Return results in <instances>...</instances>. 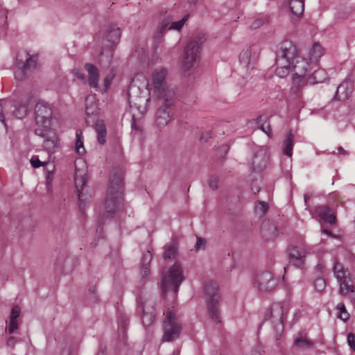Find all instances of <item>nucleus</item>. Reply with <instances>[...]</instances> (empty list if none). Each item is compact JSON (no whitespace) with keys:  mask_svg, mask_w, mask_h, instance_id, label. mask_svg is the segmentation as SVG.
Wrapping results in <instances>:
<instances>
[{"mask_svg":"<svg viewBox=\"0 0 355 355\" xmlns=\"http://www.w3.org/2000/svg\"><path fill=\"white\" fill-rule=\"evenodd\" d=\"M269 152L266 147H259L254 153L249 166L252 171L260 173L263 171L269 164Z\"/></svg>","mask_w":355,"mask_h":355,"instance_id":"obj_13","label":"nucleus"},{"mask_svg":"<svg viewBox=\"0 0 355 355\" xmlns=\"http://www.w3.org/2000/svg\"><path fill=\"white\" fill-rule=\"evenodd\" d=\"M171 355H179L178 351H174Z\"/></svg>","mask_w":355,"mask_h":355,"instance_id":"obj_62","label":"nucleus"},{"mask_svg":"<svg viewBox=\"0 0 355 355\" xmlns=\"http://www.w3.org/2000/svg\"><path fill=\"white\" fill-rule=\"evenodd\" d=\"M16 343V340L14 336L10 337L7 340V344L10 347H13Z\"/></svg>","mask_w":355,"mask_h":355,"instance_id":"obj_52","label":"nucleus"},{"mask_svg":"<svg viewBox=\"0 0 355 355\" xmlns=\"http://www.w3.org/2000/svg\"><path fill=\"white\" fill-rule=\"evenodd\" d=\"M205 297L208 313L211 318L216 323L221 322L220 311V295L218 286L216 282H209L205 286Z\"/></svg>","mask_w":355,"mask_h":355,"instance_id":"obj_3","label":"nucleus"},{"mask_svg":"<svg viewBox=\"0 0 355 355\" xmlns=\"http://www.w3.org/2000/svg\"><path fill=\"white\" fill-rule=\"evenodd\" d=\"M260 24H261L260 21H257V22L254 23V28H257V27H259L260 26Z\"/></svg>","mask_w":355,"mask_h":355,"instance_id":"obj_59","label":"nucleus"},{"mask_svg":"<svg viewBox=\"0 0 355 355\" xmlns=\"http://www.w3.org/2000/svg\"><path fill=\"white\" fill-rule=\"evenodd\" d=\"M206 246V241L202 238H197V241L195 245L196 250H204Z\"/></svg>","mask_w":355,"mask_h":355,"instance_id":"obj_46","label":"nucleus"},{"mask_svg":"<svg viewBox=\"0 0 355 355\" xmlns=\"http://www.w3.org/2000/svg\"><path fill=\"white\" fill-rule=\"evenodd\" d=\"M313 68L311 62H309L301 56L297 58V60L292 63L291 68V71L293 72V85L299 89L303 87L306 77Z\"/></svg>","mask_w":355,"mask_h":355,"instance_id":"obj_9","label":"nucleus"},{"mask_svg":"<svg viewBox=\"0 0 355 355\" xmlns=\"http://www.w3.org/2000/svg\"><path fill=\"white\" fill-rule=\"evenodd\" d=\"M335 278L339 284V293L346 295L349 293H355V276L347 270H344L343 266L336 262L333 266Z\"/></svg>","mask_w":355,"mask_h":355,"instance_id":"obj_8","label":"nucleus"},{"mask_svg":"<svg viewBox=\"0 0 355 355\" xmlns=\"http://www.w3.org/2000/svg\"><path fill=\"white\" fill-rule=\"evenodd\" d=\"M288 308L281 302L273 303L265 315L264 322H270L273 327L275 336L279 339L284 331V318Z\"/></svg>","mask_w":355,"mask_h":355,"instance_id":"obj_6","label":"nucleus"},{"mask_svg":"<svg viewBox=\"0 0 355 355\" xmlns=\"http://www.w3.org/2000/svg\"><path fill=\"white\" fill-rule=\"evenodd\" d=\"M96 133L98 141L101 144H104L106 142V128L103 123L97 124Z\"/></svg>","mask_w":355,"mask_h":355,"instance_id":"obj_34","label":"nucleus"},{"mask_svg":"<svg viewBox=\"0 0 355 355\" xmlns=\"http://www.w3.org/2000/svg\"><path fill=\"white\" fill-rule=\"evenodd\" d=\"M257 49L256 46H248L244 49L240 53L239 61L245 67L250 65L251 62H254L257 59Z\"/></svg>","mask_w":355,"mask_h":355,"instance_id":"obj_20","label":"nucleus"},{"mask_svg":"<svg viewBox=\"0 0 355 355\" xmlns=\"http://www.w3.org/2000/svg\"><path fill=\"white\" fill-rule=\"evenodd\" d=\"M110 81H111V80L109 79V78H108V77H106V78L104 79L105 85V86H106V87H107V86L110 85Z\"/></svg>","mask_w":355,"mask_h":355,"instance_id":"obj_56","label":"nucleus"},{"mask_svg":"<svg viewBox=\"0 0 355 355\" xmlns=\"http://www.w3.org/2000/svg\"><path fill=\"white\" fill-rule=\"evenodd\" d=\"M121 36L120 30L115 26H110L107 33L105 35V40L110 43L111 45L118 42Z\"/></svg>","mask_w":355,"mask_h":355,"instance_id":"obj_29","label":"nucleus"},{"mask_svg":"<svg viewBox=\"0 0 355 355\" xmlns=\"http://www.w3.org/2000/svg\"><path fill=\"white\" fill-rule=\"evenodd\" d=\"M177 245L173 242L166 247L164 252V259H175L177 255Z\"/></svg>","mask_w":355,"mask_h":355,"instance_id":"obj_33","label":"nucleus"},{"mask_svg":"<svg viewBox=\"0 0 355 355\" xmlns=\"http://www.w3.org/2000/svg\"><path fill=\"white\" fill-rule=\"evenodd\" d=\"M132 128H134V129H135V130H140V129L137 127V124H136V122H135V114H133V115H132Z\"/></svg>","mask_w":355,"mask_h":355,"instance_id":"obj_53","label":"nucleus"},{"mask_svg":"<svg viewBox=\"0 0 355 355\" xmlns=\"http://www.w3.org/2000/svg\"><path fill=\"white\" fill-rule=\"evenodd\" d=\"M326 286L325 281L323 279H317L315 281V288L318 291H322Z\"/></svg>","mask_w":355,"mask_h":355,"instance_id":"obj_45","label":"nucleus"},{"mask_svg":"<svg viewBox=\"0 0 355 355\" xmlns=\"http://www.w3.org/2000/svg\"><path fill=\"white\" fill-rule=\"evenodd\" d=\"M254 121L258 127L263 132H265L268 137H271L272 131L268 123V117L267 116L260 115Z\"/></svg>","mask_w":355,"mask_h":355,"instance_id":"obj_27","label":"nucleus"},{"mask_svg":"<svg viewBox=\"0 0 355 355\" xmlns=\"http://www.w3.org/2000/svg\"><path fill=\"white\" fill-rule=\"evenodd\" d=\"M31 164L33 168H39L46 164V162H41L37 156H33L31 159Z\"/></svg>","mask_w":355,"mask_h":355,"instance_id":"obj_42","label":"nucleus"},{"mask_svg":"<svg viewBox=\"0 0 355 355\" xmlns=\"http://www.w3.org/2000/svg\"><path fill=\"white\" fill-rule=\"evenodd\" d=\"M313 68L306 77L304 85L321 83L325 81L328 77L326 71L323 69Z\"/></svg>","mask_w":355,"mask_h":355,"instance_id":"obj_21","label":"nucleus"},{"mask_svg":"<svg viewBox=\"0 0 355 355\" xmlns=\"http://www.w3.org/2000/svg\"><path fill=\"white\" fill-rule=\"evenodd\" d=\"M163 327L164 335L162 341L170 342L178 338L181 327L178 322L175 313L173 310H168L166 313Z\"/></svg>","mask_w":355,"mask_h":355,"instance_id":"obj_10","label":"nucleus"},{"mask_svg":"<svg viewBox=\"0 0 355 355\" xmlns=\"http://www.w3.org/2000/svg\"><path fill=\"white\" fill-rule=\"evenodd\" d=\"M20 312H21V309L19 306H14L11 310L10 318L17 319V318L20 315Z\"/></svg>","mask_w":355,"mask_h":355,"instance_id":"obj_48","label":"nucleus"},{"mask_svg":"<svg viewBox=\"0 0 355 355\" xmlns=\"http://www.w3.org/2000/svg\"><path fill=\"white\" fill-rule=\"evenodd\" d=\"M189 19V15H186L182 19L172 22L168 27V30H175V31H180L184 25L185 24L186 21Z\"/></svg>","mask_w":355,"mask_h":355,"instance_id":"obj_38","label":"nucleus"},{"mask_svg":"<svg viewBox=\"0 0 355 355\" xmlns=\"http://www.w3.org/2000/svg\"><path fill=\"white\" fill-rule=\"evenodd\" d=\"M205 40V35L199 34L188 42L184 50L182 59V69L184 72L189 73L190 70L194 67L196 62L200 59V50Z\"/></svg>","mask_w":355,"mask_h":355,"instance_id":"obj_4","label":"nucleus"},{"mask_svg":"<svg viewBox=\"0 0 355 355\" xmlns=\"http://www.w3.org/2000/svg\"><path fill=\"white\" fill-rule=\"evenodd\" d=\"M174 99H172L171 103H167L166 101H163V105L159 107L157 112V123L159 126L166 125L172 119V112L171 107L173 104Z\"/></svg>","mask_w":355,"mask_h":355,"instance_id":"obj_17","label":"nucleus"},{"mask_svg":"<svg viewBox=\"0 0 355 355\" xmlns=\"http://www.w3.org/2000/svg\"><path fill=\"white\" fill-rule=\"evenodd\" d=\"M83 168H79L76 166L74 175L75 187L78 192L80 209L85 207V202L88 201L91 196L85 192V186L87 181V168L85 164L83 163Z\"/></svg>","mask_w":355,"mask_h":355,"instance_id":"obj_11","label":"nucleus"},{"mask_svg":"<svg viewBox=\"0 0 355 355\" xmlns=\"http://www.w3.org/2000/svg\"><path fill=\"white\" fill-rule=\"evenodd\" d=\"M252 190L254 191V193H257V192H259V188H257V187H254H254H252Z\"/></svg>","mask_w":355,"mask_h":355,"instance_id":"obj_58","label":"nucleus"},{"mask_svg":"<svg viewBox=\"0 0 355 355\" xmlns=\"http://www.w3.org/2000/svg\"><path fill=\"white\" fill-rule=\"evenodd\" d=\"M347 343L350 348L355 351V336L354 334L349 333L347 335Z\"/></svg>","mask_w":355,"mask_h":355,"instance_id":"obj_47","label":"nucleus"},{"mask_svg":"<svg viewBox=\"0 0 355 355\" xmlns=\"http://www.w3.org/2000/svg\"><path fill=\"white\" fill-rule=\"evenodd\" d=\"M209 187L212 190H215L218 187V182L219 180L218 178L214 175H209L208 180H207Z\"/></svg>","mask_w":355,"mask_h":355,"instance_id":"obj_40","label":"nucleus"},{"mask_svg":"<svg viewBox=\"0 0 355 355\" xmlns=\"http://www.w3.org/2000/svg\"><path fill=\"white\" fill-rule=\"evenodd\" d=\"M198 0H188V3L189 5H195L197 3Z\"/></svg>","mask_w":355,"mask_h":355,"instance_id":"obj_57","label":"nucleus"},{"mask_svg":"<svg viewBox=\"0 0 355 355\" xmlns=\"http://www.w3.org/2000/svg\"><path fill=\"white\" fill-rule=\"evenodd\" d=\"M264 352L262 347L257 344L254 347H252L250 351L246 354V355H263Z\"/></svg>","mask_w":355,"mask_h":355,"instance_id":"obj_41","label":"nucleus"},{"mask_svg":"<svg viewBox=\"0 0 355 355\" xmlns=\"http://www.w3.org/2000/svg\"><path fill=\"white\" fill-rule=\"evenodd\" d=\"M323 55V49L319 44L315 43L309 51V60L313 64V67H317V63L320 58Z\"/></svg>","mask_w":355,"mask_h":355,"instance_id":"obj_25","label":"nucleus"},{"mask_svg":"<svg viewBox=\"0 0 355 355\" xmlns=\"http://www.w3.org/2000/svg\"><path fill=\"white\" fill-rule=\"evenodd\" d=\"M167 70L165 68L155 70L152 73L153 83L160 100L171 103L175 95V88L168 86L166 82Z\"/></svg>","mask_w":355,"mask_h":355,"instance_id":"obj_5","label":"nucleus"},{"mask_svg":"<svg viewBox=\"0 0 355 355\" xmlns=\"http://www.w3.org/2000/svg\"><path fill=\"white\" fill-rule=\"evenodd\" d=\"M53 110L50 105L39 101L35 106V120L37 128H51Z\"/></svg>","mask_w":355,"mask_h":355,"instance_id":"obj_12","label":"nucleus"},{"mask_svg":"<svg viewBox=\"0 0 355 355\" xmlns=\"http://www.w3.org/2000/svg\"><path fill=\"white\" fill-rule=\"evenodd\" d=\"M130 106L132 107H136L138 110V111L141 113V115H143L146 112V106L137 107L136 103H135L133 105H130Z\"/></svg>","mask_w":355,"mask_h":355,"instance_id":"obj_51","label":"nucleus"},{"mask_svg":"<svg viewBox=\"0 0 355 355\" xmlns=\"http://www.w3.org/2000/svg\"><path fill=\"white\" fill-rule=\"evenodd\" d=\"M322 232L327 234H331V232L329 230H325V229L322 230Z\"/></svg>","mask_w":355,"mask_h":355,"instance_id":"obj_60","label":"nucleus"},{"mask_svg":"<svg viewBox=\"0 0 355 355\" xmlns=\"http://www.w3.org/2000/svg\"><path fill=\"white\" fill-rule=\"evenodd\" d=\"M304 0L286 1L291 14L296 18L300 17L304 10Z\"/></svg>","mask_w":355,"mask_h":355,"instance_id":"obj_24","label":"nucleus"},{"mask_svg":"<svg viewBox=\"0 0 355 355\" xmlns=\"http://www.w3.org/2000/svg\"><path fill=\"white\" fill-rule=\"evenodd\" d=\"M35 133L44 138L42 146L45 150L49 153H53L56 150L58 147V137L51 128H36Z\"/></svg>","mask_w":355,"mask_h":355,"instance_id":"obj_14","label":"nucleus"},{"mask_svg":"<svg viewBox=\"0 0 355 355\" xmlns=\"http://www.w3.org/2000/svg\"><path fill=\"white\" fill-rule=\"evenodd\" d=\"M353 90V83L350 80H345L337 87L334 98L338 101H345L351 96Z\"/></svg>","mask_w":355,"mask_h":355,"instance_id":"obj_19","label":"nucleus"},{"mask_svg":"<svg viewBox=\"0 0 355 355\" xmlns=\"http://www.w3.org/2000/svg\"><path fill=\"white\" fill-rule=\"evenodd\" d=\"M184 280L182 267L179 263H175L166 272L162 274L163 293L171 289L176 293Z\"/></svg>","mask_w":355,"mask_h":355,"instance_id":"obj_7","label":"nucleus"},{"mask_svg":"<svg viewBox=\"0 0 355 355\" xmlns=\"http://www.w3.org/2000/svg\"><path fill=\"white\" fill-rule=\"evenodd\" d=\"M297 46L289 40H285L281 44L276 58V75L280 78L288 76L291 71L292 63L299 58Z\"/></svg>","mask_w":355,"mask_h":355,"instance_id":"obj_2","label":"nucleus"},{"mask_svg":"<svg viewBox=\"0 0 355 355\" xmlns=\"http://www.w3.org/2000/svg\"><path fill=\"white\" fill-rule=\"evenodd\" d=\"M0 121H1L3 123H5L4 115L3 114V112H2L1 107H0Z\"/></svg>","mask_w":355,"mask_h":355,"instance_id":"obj_54","label":"nucleus"},{"mask_svg":"<svg viewBox=\"0 0 355 355\" xmlns=\"http://www.w3.org/2000/svg\"><path fill=\"white\" fill-rule=\"evenodd\" d=\"M28 112V108L26 105H21L18 107H16L14 110L15 116L18 119H22L25 117Z\"/></svg>","mask_w":355,"mask_h":355,"instance_id":"obj_39","label":"nucleus"},{"mask_svg":"<svg viewBox=\"0 0 355 355\" xmlns=\"http://www.w3.org/2000/svg\"><path fill=\"white\" fill-rule=\"evenodd\" d=\"M85 68L88 72V84L91 87L96 88L98 85L99 74L97 67L90 63H86Z\"/></svg>","mask_w":355,"mask_h":355,"instance_id":"obj_23","label":"nucleus"},{"mask_svg":"<svg viewBox=\"0 0 355 355\" xmlns=\"http://www.w3.org/2000/svg\"><path fill=\"white\" fill-rule=\"evenodd\" d=\"M123 174L120 170H113L109 178L108 187L101 215L103 218H110L123 207Z\"/></svg>","mask_w":355,"mask_h":355,"instance_id":"obj_1","label":"nucleus"},{"mask_svg":"<svg viewBox=\"0 0 355 355\" xmlns=\"http://www.w3.org/2000/svg\"><path fill=\"white\" fill-rule=\"evenodd\" d=\"M276 284L272 273L268 271L259 274L254 280V286L260 291H270L275 287Z\"/></svg>","mask_w":355,"mask_h":355,"instance_id":"obj_15","label":"nucleus"},{"mask_svg":"<svg viewBox=\"0 0 355 355\" xmlns=\"http://www.w3.org/2000/svg\"><path fill=\"white\" fill-rule=\"evenodd\" d=\"M149 273V266H141V276L142 277H146Z\"/></svg>","mask_w":355,"mask_h":355,"instance_id":"obj_49","label":"nucleus"},{"mask_svg":"<svg viewBox=\"0 0 355 355\" xmlns=\"http://www.w3.org/2000/svg\"><path fill=\"white\" fill-rule=\"evenodd\" d=\"M294 145V135L290 131L286 136V138L283 141V153L288 157H291L293 155V148Z\"/></svg>","mask_w":355,"mask_h":355,"instance_id":"obj_28","label":"nucleus"},{"mask_svg":"<svg viewBox=\"0 0 355 355\" xmlns=\"http://www.w3.org/2000/svg\"><path fill=\"white\" fill-rule=\"evenodd\" d=\"M261 234L266 240H274L278 236L277 227L274 223L265 220L261 226Z\"/></svg>","mask_w":355,"mask_h":355,"instance_id":"obj_22","label":"nucleus"},{"mask_svg":"<svg viewBox=\"0 0 355 355\" xmlns=\"http://www.w3.org/2000/svg\"><path fill=\"white\" fill-rule=\"evenodd\" d=\"M143 315H142V322L145 326L150 325L155 319V309L152 307L150 311H147V307L144 305L142 307Z\"/></svg>","mask_w":355,"mask_h":355,"instance_id":"obj_30","label":"nucleus"},{"mask_svg":"<svg viewBox=\"0 0 355 355\" xmlns=\"http://www.w3.org/2000/svg\"><path fill=\"white\" fill-rule=\"evenodd\" d=\"M75 150L79 155H83L86 152L84 148L83 135L80 130H77L76 132Z\"/></svg>","mask_w":355,"mask_h":355,"instance_id":"obj_32","label":"nucleus"},{"mask_svg":"<svg viewBox=\"0 0 355 355\" xmlns=\"http://www.w3.org/2000/svg\"><path fill=\"white\" fill-rule=\"evenodd\" d=\"M18 329V324L17 319L10 318L8 331L9 334L14 333Z\"/></svg>","mask_w":355,"mask_h":355,"instance_id":"obj_44","label":"nucleus"},{"mask_svg":"<svg viewBox=\"0 0 355 355\" xmlns=\"http://www.w3.org/2000/svg\"><path fill=\"white\" fill-rule=\"evenodd\" d=\"M338 151L339 154L345 155L347 153L346 151L345 150V149L341 146L338 148Z\"/></svg>","mask_w":355,"mask_h":355,"instance_id":"obj_55","label":"nucleus"},{"mask_svg":"<svg viewBox=\"0 0 355 355\" xmlns=\"http://www.w3.org/2000/svg\"><path fill=\"white\" fill-rule=\"evenodd\" d=\"M89 291H90V292H94V288L89 289Z\"/></svg>","mask_w":355,"mask_h":355,"instance_id":"obj_63","label":"nucleus"},{"mask_svg":"<svg viewBox=\"0 0 355 355\" xmlns=\"http://www.w3.org/2000/svg\"><path fill=\"white\" fill-rule=\"evenodd\" d=\"M149 100H150V98H146V99L145 100L146 103H147L148 101H149Z\"/></svg>","mask_w":355,"mask_h":355,"instance_id":"obj_64","label":"nucleus"},{"mask_svg":"<svg viewBox=\"0 0 355 355\" xmlns=\"http://www.w3.org/2000/svg\"><path fill=\"white\" fill-rule=\"evenodd\" d=\"M310 214L313 218H320L329 225H333L336 222V216L328 205L317 206L313 210H310Z\"/></svg>","mask_w":355,"mask_h":355,"instance_id":"obj_16","label":"nucleus"},{"mask_svg":"<svg viewBox=\"0 0 355 355\" xmlns=\"http://www.w3.org/2000/svg\"><path fill=\"white\" fill-rule=\"evenodd\" d=\"M97 355H105V353H104V352H103V351H101V352H98L97 353Z\"/></svg>","mask_w":355,"mask_h":355,"instance_id":"obj_61","label":"nucleus"},{"mask_svg":"<svg viewBox=\"0 0 355 355\" xmlns=\"http://www.w3.org/2000/svg\"><path fill=\"white\" fill-rule=\"evenodd\" d=\"M294 345L300 348L309 349L313 346V343L307 338L306 334L300 332L294 340Z\"/></svg>","mask_w":355,"mask_h":355,"instance_id":"obj_26","label":"nucleus"},{"mask_svg":"<svg viewBox=\"0 0 355 355\" xmlns=\"http://www.w3.org/2000/svg\"><path fill=\"white\" fill-rule=\"evenodd\" d=\"M308 252L304 247L291 246L288 250V258L290 263L300 267L304 263V259Z\"/></svg>","mask_w":355,"mask_h":355,"instance_id":"obj_18","label":"nucleus"},{"mask_svg":"<svg viewBox=\"0 0 355 355\" xmlns=\"http://www.w3.org/2000/svg\"><path fill=\"white\" fill-rule=\"evenodd\" d=\"M173 19V16L172 15L166 13V15L162 19L159 27V31L160 33H164L166 31L169 24L172 23Z\"/></svg>","mask_w":355,"mask_h":355,"instance_id":"obj_36","label":"nucleus"},{"mask_svg":"<svg viewBox=\"0 0 355 355\" xmlns=\"http://www.w3.org/2000/svg\"><path fill=\"white\" fill-rule=\"evenodd\" d=\"M312 196V194L311 193H304V205H305V209L306 210H308V200L311 198Z\"/></svg>","mask_w":355,"mask_h":355,"instance_id":"obj_50","label":"nucleus"},{"mask_svg":"<svg viewBox=\"0 0 355 355\" xmlns=\"http://www.w3.org/2000/svg\"><path fill=\"white\" fill-rule=\"evenodd\" d=\"M268 210V205L264 201L259 202L255 205L254 211L260 217L263 216Z\"/></svg>","mask_w":355,"mask_h":355,"instance_id":"obj_35","label":"nucleus"},{"mask_svg":"<svg viewBox=\"0 0 355 355\" xmlns=\"http://www.w3.org/2000/svg\"><path fill=\"white\" fill-rule=\"evenodd\" d=\"M338 310L337 317L343 321H347L349 318V314L346 310L345 306L343 303H340L336 307Z\"/></svg>","mask_w":355,"mask_h":355,"instance_id":"obj_37","label":"nucleus"},{"mask_svg":"<svg viewBox=\"0 0 355 355\" xmlns=\"http://www.w3.org/2000/svg\"><path fill=\"white\" fill-rule=\"evenodd\" d=\"M36 67V59L33 57H28L26 60V62L24 64L21 73H23L22 76L20 78H22L24 76H26L29 74Z\"/></svg>","mask_w":355,"mask_h":355,"instance_id":"obj_31","label":"nucleus"},{"mask_svg":"<svg viewBox=\"0 0 355 355\" xmlns=\"http://www.w3.org/2000/svg\"><path fill=\"white\" fill-rule=\"evenodd\" d=\"M153 258V255L151 252L148 250L145 254H144L141 259V266H149L150 262L151 261Z\"/></svg>","mask_w":355,"mask_h":355,"instance_id":"obj_43","label":"nucleus"}]
</instances>
